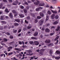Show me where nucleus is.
Listing matches in <instances>:
<instances>
[{"label": "nucleus", "mask_w": 60, "mask_h": 60, "mask_svg": "<svg viewBox=\"0 0 60 60\" xmlns=\"http://www.w3.org/2000/svg\"><path fill=\"white\" fill-rule=\"evenodd\" d=\"M38 34V32H36V33H35L34 34V35L35 36H37Z\"/></svg>", "instance_id": "13"}, {"label": "nucleus", "mask_w": 60, "mask_h": 60, "mask_svg": "<svg viewBox=\"0 0 60 60\" xmlns=\"http://www.w3.org/2000/svg\"><path fill=\"white\" fill-rule=\"evenodd\" d=\"M33 57H31V58L30 59V60H31L32 59H34V58H33Z\"/></svg>", "instance_id": "63"}, {"label": "nucleus", "mask_w": 60, "mask_h": 60, "mask_svg": "<svg viewBox=\"0 0 60 60\" xmlns=\"http://www.w3.org/2000/svg\"><path fill=\"white\" fill-rule=\"evenodd\" d=\"M12 49V47L10 46L8 48V51H10Z\"/></svg>", "instance_id": "3"}, {"label": "nucleus", "mask_w": 60, "mask_h": 60, "mask_svg": "<svg viewBox=\"0 0 60 60\" xmlns=\"http://www.w3.org/2000/svg\"><path fill=\"white\" fill-rule=\"evenodd\" d=\"M15 50L17 51H21V50L20 48H15Z\"/></svg>", "instance_id": "7"}, {"label": "nucleus", "mask_w": 60, "mask_h": 60, "mask_svg": "<svg viewBox=\"0 0 60 60\" xmlns=\"http://www.w3.org/2000/svg\"><path fill=\"white\" fill-rule=\"evenodd\" d=\"M18 25H19V24L18 23H14L15 26H18Z\"/></svg>", "instance_id": "26"}, {"label": "nucleus", "mask_w": 60, "mask_h": 60, "mask_svg": "<svg viewBox=\"0 0 60 60\" xmlns=\"http://www.w3.org/2000/svg\"><path fill=\"white\" fill-rule=\"evenodd\" d=\"M59 16H58V15H57L55 16V18L56 19H58Z\"/></svg>", "instance_id": "23"}, {"label": "nucleus", "mask_w": 60, "mask_h": 60, "mask_svg": "<svg viewBox=\"0 0 60 60\" xmlns=\"http://www.w3.org/2000/svg\"><path fill=\"white\" fill-rule=\"evenodd\" d=\"M12 12L13 13H16V11L14 10H13L12 11Z\"/></svg>", "instance_id": "40"}, {"label": "nucleus", "mask_w": 60, "mask_h": 60, "mask_svg": "<svg viewBox=\"0 0 60 60\" xmlns=\"http://www.w3.org/2000/svg\"><path fill=\"white\" fill-rule=\"evenodd\" d=\"M15 4H18L19 3V1H18V0H16L15 1Z\"/></svg>", "instance_id": "46"}, {"label": "nucleus", "mask_w": 60, "mask_h": 60, "mask_svg": "<svg viewBox=\"0 0 60 60\" xmlns=\"http://www.w3.org/2000/svg\"><path fill=\"white\" fill-rule=\"evenodd\" d=\"M21 29H20V30H18V33H20V32H21Z\"/></svg>", "instance_id": "58"}, {"label": "nucleus", "mask_w": 60, "mask_h": 60, "mask_svg": "<svg viewBox=\"0 0 60 60\" xmlns=\"http://www.w3.org/2000/svg\"><path fill=\"white\" fill-rule=\"evenodd\" d=\"M45 4H44V3H43L42 4H39V6H43Z\"/></svg>", "instance_id": "22"}, {"label": "nucleus", "mask_w": 60, "mask_h": 60, "mask_svg": "<svg viewBox=\"0 0 60 60\" xmlns=\"http://www.w3.org/2000/svg\"><path fill=\"white\" fill-rule=\"evenodd\" d=\"M55 58L56 59H59L60 58V56L56 57Z\"/></svg>", "instance_id": "24"}, {"label": "nucleus", "mask_w": 60, "mask_h": 60, "mask_svg": "<svg viewBox=\"0 0 60 60\" xmlns=\"http://www.w3.org/2000/svg\"><path fill=\"white\" fill-rule=\"evenodd\" d=\"M20 8L22 9H24V6H21Z\"/></svg>", "instance_id": "41"}, {"label": "nucleus", "mask_w": 60, "mask_h": 60, "mask_svg": "<svg viewBox=\"0 0 60 60\" xmlns=\"http://www.w3.org/2000/svg\"><path fill=\"white\" fill-rule=\"evenodd\" d=\"M21 33H20L18 35V36L19 37L20 36H21Z\"/></svg>", "instance_id": "61"}, {"label": "nucleus", "mask_w": 60, "mask_h": 60, "mask_svg": "<svg viewBox=\"0 0 60 60\" xmlns=\"http://www.w3.org/2000/svg\"><path fill=\"white\" fill-rule=\"evenodd\" d=\"M9 44H10L11 45H13V42H12L10 43Z\"/></svg>", "instance_id": "38"}, {"label": "nucleus", "mask_w": 60, "mask_h": 60, "mask_svg": "<svg viewBox=\"0 0 60 60\" xmlns=\"http://www.w3.org/2000/svg\"><path fill=\"white\" fill-rule=\"evenodd\" d=\"M40 54H41V55H42L43 54V52H40Z\"/></svg>", "instance_id": "55"}, {"label": "nucleus", "mask_w": 60, "mask_h": 60, "mask_svg": "<svg viewBox=\"0 0 60 60\" xmlns=\"http://www.w3.org/2000/svg\"><path fill=\"white\" fill-rule=\"evenodd\" d=\"M15 21H16V22H18V23L20 22V20H19V19H16L15 20Z\"/></svg>", "instance_id": "20"}, {"label": "nucleus", "mask_w": 60, "mask_h": 60, "mask_svg": "<svg viewBox=\"0 0 60 60\" xmlns=\"http://www.w3.org/2000/svg\"><path fill=\"white\" fill-rule=\"evenodd\" d=\"M1 44L2 45H5V44L4 43H3V42H1Z\"/></svg>", "instance_id": "51"}, {"label": "nucleus", "mask_w": 60, "mask_h": 60, "mask_svg": "<svg viewBox=\"0 0 60 60\" xmlns=\"http://www.w3.org/2000/svg\"><path fill=\"white\" fill-rule=\"evenodd\" d=\"M39 10H40L38 8L36 9V11H39Z\"/></svg>", "instance_id": "50"}, {"label": "nucleus", "mask_w": 60, "mask_h": 60, "mask_svg": "<svg viewBox=\"0 0 60 60\" xmlns=\"http://www.w3.org/2000/svg\"><path fill=\"white\" fill-rule=\"evenodd\" d=\"M52 50L50 49V51H49V53L51 55L52 54Z\"/></svg>", "instance_id": "30"}, {"label": "nucleus", "mask_w": 60, "mask_h": 60, "mask_svg": "<svg viewBox=\"0 0 60 60\" xmlns=\"http://www.w3.org/2000/svg\"><path fill=\"white\" fill-rule=\"evenodd\" d=\"M26 56H30V53H27L26 54Z\"/></svg>", "instance_id": "57"}, {"label": "nucleus", "mask_w": 60, "mask_h": 60, "mask_svg": "<svg viewBox=\"0 0 60 60\" xmlns=\"http://www.w3.org/2000/svg\"><path fill=\"white\" fill-rule=\"evenodd\" d=\"M6 34L8 35H10V33H9L8 32H7V33H6Z\"/></svg>", "instance_id": "44"}, {"label": "nucleus", "mask_w": 60, "mask_h": 60, "mask_svg": "<svg viewBox=\"0 0 60 60\" xmlns=\"http://www.w3.org/2000/svg\"><path fill=\"white\" fill-rule=\"evenodd\" d=\"M3 6V5L2 4H0V9H1L2 8V7Z\"/></svg>", "instance_id": "48"}, {"label": "nucleus", "mask_w": 60, "mask_h": 60, "mask_svg": "<svg viewBox=\"0 0 60 60\" xmlns=\"http://www.w3.org/2000/svg\"><path fill=\"white\" fill-rule=\"evenodd\" d=\"M4 41H6V42L7 41V39H6L5 38H4L3 39Z\"/></svg>", "instance_id": "31"}, {"label": "nucleus", "mask_w": 60, "mask_h": 60, "mask_svg": "<svg viewBox=\"0 0 60 60\" xmlns=\"http://www.w3.org/2000/svg\"><path fill=\"white\" fill-rule=\"evenodd\" d=\"M55 27L54 26H52L51 27V29H55Z\"/></svg>", "instance_id": "33"}, {"label": "nucleus", "mask_w": 60, "mask_h": 60, "mask_svg": "<svg viewBox=\"0 0 60 60\" xmlns=\"http://www.w3.org/2000/svg\"><path fill=\"white\" fill-rule=\"evenodd\" d=\"M30 15L33 17H35V15L34 13H31Z\"/></svg>", "instance_id": "21"}, {"label": "nucleus", "mask_w": 60, "mask_h": 60, "mask_svg": "<svg viewBox=\"0 0 60 60\" xmlns=\"http://www.w3.org/2000/svg\"><path fill=\"white\" fill-rule=\"evenodd\" d=\"M25 23H26V24H28V22L26 20H25Z\"/></svg>", "instance_id": "39"}, {"label": "nucleus", "mask_w": 60, "mask_h": 60, "mask_svg": "<svg viewBox=\"0 0 60 60\" xmlns=\"http://www.w3.org/2000/svg\"><path fill=\"white\" fill-rule=\"evenodd\" d=\"M9 16L11 18H12V14L11 13H10Z\"/></svg>", "instance_id": "28"}, {"label": "nucleus", "mask_w": 60, "mask_h": 60, "mask_svg": "<svg viewBox=\"0 0 60 60\" xmlns=\"http://www.w3.org/2000/svg\"><path fill=\"white\" fill-rule=\"evenodd\" d=\"M58 22L57 21L54 22L53 23V25H57Z\"/></svg>", "instance_id": "16"}, {"label": "nucleus", "mask_w": 60, "mask_h": 60, "mask_svg": "<svg viewBox=\"0 0 60 60\" xmlns=\"http://www.w3.org/2000/svg\"><path fill=\"white\" fill-rule=\"evenodd\" d=\"M34 22L35 23H37L38 22V20H37V19H36L35 20Z\"/></svg>", "instance_id": "42"}, {"label": "nucleus", "mask_w": 60, "mask_h": 60, "mask_svg": "<svg viewBox=\"0 0 60 60\" xmlns=\"http://www.w3.org/2000/svg\"><path fill=\"white\" fill-rule=\"evenodd\" d=\"M45 32H50V30L48 29V28H46V29L45 30Z\"/></svg>", "instance_id": "9"}, {"label": "nucleus", "mask_w": 60, "mask_h": 60, "mask_svg": "<svg viewBox=\"0 0 60 60\" xmlns=\"http://www.w3.org/2000/svg\"><path fill=\"white\" fill-rule=\"evenodd\" d=\"M22 45H24V42L22 41Z\"/></svg>", "instance_id": "64"}, {"label": "nucleus", "mask_w": 60, "mask_h": 60, "mask_svg": "<svg viewBox=\"0 0 60 60\" xmlns=\"http://www.w3.org/2000/svg\"><path fill=\"white\" fill-rule=\"evenodd\" d=\"M31 39L32 40H37L38 38H35V37H32L31 38Z\"/></svg>", "instance_id": "17"}, {"label": "nucleus", "mask_w": 60, "mask_h": 60, "mask_svg": "<svg viewBox=\"0 0 60 60\" xmlns=\"http://www.w3.org/2000/svg\"><path fill=\"white\" fill-rule=\"evenodd\" d=\"M21 23L22 24L23 23V20L22 19H21Z\"/></svg>", "instance_id": "43"}, {"label": "nucleus", "mask_w": 60, "mask_h": 60, "mask_svg": "<svg viewBox=\"0 0 60 60\" xmlns=\"http://www.w3.org/2000/svg\"><path fill=\"white\" fill-rule=\"evenodd\" d=\"M59 36H57L55 38V39L54 40L56 41L57 40H58V39H59Z\"/></svg>", "instance_id": "15"}, {"label": "nucleus", "mask_w": 60, "mask_h": 60, "mask_svg": "<svg viewBox=\"0 0 60 60\" xmlns=\"http://www.w3.org/2000/svg\"><path fill=\"white\" fill-rule=\"evenodd\" d=\"M23 11L24 13H26V12H27V10L26 8L24 9Z\"/></svg>", "instance_id": "14"}, {"label": "nucleus", "mask_w": 60, "mask_h": 60, "mask_svg": "<svg viewBox=\"0 0 60 60\" xmlns=\"http://www.w3.org/2000/svg\"><path fill=\"white\" fill-rule=\"evenodd\" d=\"M27 19H30V17L29 16H28L27 17Z\"/></svg>", "instance_id": "47"}, {"label": "nucleus", "mask_w": 60, "mask_h": 60, "mask_svg": "<svg viewBox=\"0 0 60 60\" xmlns=\"http://www.w3.org/2000/svg\"><path fill=\"white\" fill-rule=\"evenodd\" d=\"M18 42L19 43L20 45H22V42L20 41H19Z\"/></svg>", "instance_id": "35"}, {"label": "nucleus", "mask_w": 60, "mask_h": 60, "mask_svg": "<svg viewBox=\"0 0 60 60\" xmlns=\"http://www.w3.org/2000/svg\"><path fill=\"white\" fill-rule=\"evenodd\" d=\"M37 19H40L41 18V17H40V16H38L37 17Z\"/></svg>", "instance_id": "29"}, {"label": "nucleus", "mask_w": 60, "mask_h": 60, "mask_svg": "<svg viewBox=\"0 0 60 60\" xmlns=\"http://www.w3.org/2000/svg\"><path fill=\"white\" fill-rule=\"evenodd\" d=\"M19 16L20 17H21V18H23V17H24V15L22 14H20L19 15Z\"/></svg>", "instance_id": "18"}, {"label": "nucleus", "mask_w": 60, "mask_h": 60, "mask_svg": "<svg viewBox=\"0 0 60 60\" xmlns=\"http://www.w3.org/2000/svg\"><path fill=\"white\" fill-rule=\"evenodd\" d=\"M29 42V43L31 44H33V43H34V42L33 41H30Z\"/></svg>", "instance_id": "32"}, {"label": "nucleus", "mask_w": 60, "mask_h": 60, "mask_svg": "<svg viewBox=\"0 0 60 60\" xmlns=\"http://www.w3.org/2000/svg\"><path fill=\"white\" fill-rule=\"evenodd\" d=\"M4 17L3 16H1V20H3L4 19Z\"/></svg>", "instance_id": "34"}, {"label": "nucleus", "mask_w": 60, "mask_h": 60, "mask_svg": "<svg viewBox=\"0 0 60 60\" xmlns=\"http://www.w3.org/2000/svg\"><path fill=\"white\" fill-rule=\"evenodd\" d=\"M45 43H47V44H49L51 42L50 40L49 39H47L45 40Z\"/></svg>", "instance_id": "1"}, {"label": "nucleus", "mask_w": 60, "mask_h": 60, "mask_svg": "<svg viewBox=\"0 0 60 60\" xmlns=\"http://www.w3.org/2000/svg\"><path fill=\"white\" fill-rule=\"evenodd\" d=\"M10 37L11 39H13V36L11 35H10Z\"/></svg>", "instance_id": "36"}, {"label": "nucleus", "mask_w": 60, "mask_h": 60, "mask_svg": "<svg viewBox=\"0 0 60 60\" xmlns=\"http://www.w3.org/2000/svg\"><path fill=\"white\" fill-rule=\"evenodd\" d=\"M48 13L49 15H50L51 14V12H50V11H48Z\"/></svg>", "instance_id": "37"}, {"label": "nucleus", "mask_w": 60, "mask_h": 60, "mask_svg": "<svg viewBox=\"0 0 60 60\" xmlns=\"http://www.w3.org/2000/svg\"><path fill=\"white\" fill-rule=\"evenodd\" d=\"M34 42L35 45H38L39 44V43L38 41H34Z\"/></svg>", "instance_id": "5"}, {"label": "nucleus", "mask_w": 60, "mask_h": 60, "mask_svg": "<svg viewBox=\"0 0 60 60\" xmlns=\"http://www.w3.org/2000/svg\"><path fill=\"white\" fill-rule=\"evenodd\" d=\"M17 31L16 30H15L13 32L14 33H16L17 32Z\"/></svg>", "instance_id": "56"}, {"label": "nucleus", "mask_w": 60, "mask_h": 60, "mask_svg": "<svg viewBox=\"0 0 60 60\" xmlns=\"http://www.w3.org/2000/svg\"><path fill=\"white\" fill-rule=\"evenodd\" d=\"M27 2L28 3H29V4L31 3H32V2H31L29 0H28L27 1Z\"/></svg>", "instance_id": "52"}, {"label": "nucleus", "mask_w": 60, "mask_h": 60, "mask_svg": "<svg viewBox=\"0 0 60 60\" xmlns=\"http://www.w3.org/2000/svg\"><path fill=\"white\" fill-rule=\"evenodd\" d=\"M26 27H24L23 29V30L24 31H25V30H26Z\"/></svg>", "instance_id": "49"}, {"label": "nucleus", "mask_w": 60, "mask_h": 60, "mask_svg": "<svg viewBox=\"0 0 60 60\" xmlns=\"http://www.w3.org/2000/svg\"><path fill=\"white\" fill-rule=\"evenodd\" d=\"M40 1H37L36 2H35L34 3V4L36 5H38Z\"/></svg>", "instance_id": "4"}, {"label": "nucleus", "mask_w": 60, "mask_h": 60, "mask_svg": "<svg viewBox=\"0 0 60 60\" xmlns=\"http://www.w3.org/2000/svg\"><path fill=\"white\" fill-rule=\"evenodd\" d=\"M31 28H32V26L31 25H29L27 27V29H31Z\"/></svg>", "instance_id": "12"}, {"label": "nucleus", "mask_w": 60, "mask_h": 60, "mask_svg": "<svg viewBox=\"0 0 60 60\" xmlns=\"http://www.w3.org/2000/svg\"><path fill=\"white\" fill-rule=\"evenodd\" d=\"M3 1L4 3H6L7 2V1L6 0H3Z\"/></svg>", "instance_id": "45"}, {"label": "nucleus", "mask_w": 60, "mask_h": 60, "mask_svg": "<svg viewBox=\"0 0 60 60\" xmlns=\"http://www.w3.org/2000/svg\"><path fill=\"white\" fill-rule=\"evenodd\" d=\"M35 30V29H34V28H32L30 30V31H31V32H32V31H33V32H34V30Z\"/></svg>", "instance_id": "25"}, {"label": "nucleus", "mask_w": 60, "mask_h": 60, "mask_svg": "<svg viewBox=\"0 0 60 60\" xmlns=\"http://www.w3.org/2000/svg\"><path fill=\"white\" fill-rule=\"evenodd\" d=\"M17 14H15V13L14 15V16H15V17L17 16Z\"/></svg>", "instance_id": "59"}, {"label": "nucleus", "mask_w": 60, "mask_h": 60, "mask_svg": "<svg viewBox=\"0 0 60 60\" xmlns=\"http://www.w3.org/2000/svg\"><path fill=\"white\" fill-rule=\"evenodd\" d=\"M51 11L53 13H54V14H56V13H57V11H54L53 10H51Z\"/></svg>", "instance_id": "10"}, {"label": "nucleus", "mask_w": 60, "mask_h": 60, "mask_svg": "<svg viewBox=\"0 0 60 60\" xmlns=\"http://www.w3.org/2000/svg\"><path fill=\"white\" fill-rule=\"evenodd\" d=\"M43 22H44V21L43 20H41L39 22V23L40 24V26H41L43 24Z\"/></svg>", "instance_id": "2"}, {"label": "nucleus", "mask_w": 60, "mask_h": 60, "mask_svg": "<svg viewBox=\"0 0 60 60\" xmlns=\"http://www.w3.org/2000/svg\"><path fill=\"white\" fill-rule=\"evenodd\" d=\"M41 17H44V14L40 12L39 13Z\"/></svg>", "instance_id": "6"}, {"label": "nucleus", "mask_w": 60, "mask_h": 60, "mask_svg": "<svg viewBox=\"0 0 60 60\" xmlns=\"http://www.w3.org/2000/svg\"><path fill=\"white\" fill-rule=\"evenodd\" d=\"M13 59H14L15 60H17V59H16L15 57H14L13 58Z\"/></svg>", "instance_id": "62"}, {"label": "nucleus", "mask_w": 60, "mask_h": 60, "mask_svg": "<svg viewBox=\"0 0 60 60\" xmlns=\"http://www.w3.org/2000/svg\"><path fill=\"white\" fill-rule=\"evenodd\" d=\"M56 53L58 55L60 54V51H56Z\"/></svg>", "instance_id": "19"}, {"label": "nucleus", "mask_w": 60, "mask_h": 60, "mask_svg": "<svg viewBox=\"0 0 60 60\" xmlns=\"http://www.w3.org/2000/svg\"><path fill=\"white\" fill-rule=\"evenodd\" d=\"M25 4H26V5H28V4L27 3V2H25Z\"/></svg>", "instance_id": "53"}, {"label": "nucleus", "mask_w": 60, "mask_h": 60, "mask_svg": "<svg viewBox=\"0 0 60 60\" xmlns=\"http://www.w3.org/2000/svg\"><path fill=\"white\" fill-rule=\"evenodd\" d=\"M5 11H6V12L8 13L9 12V11H8V9H7V8H6L5 9Z\"/></svg>", "instance_id": "27"}, {"label": "nucleus", "mask_w": 60, "mask_h": 60, "mask_svg": "<svg viewBox=\"0 0 60 60\" xmlns=\"http://www.w3.org/2000/svg\"><path fill=\"white\" fill-rule=\"evenodd\" d=\"M55 14H53L51 16L52 19H54L55 18Z\"/></svg>", "instance_id": "8"}, {"label": "nucleus", "mask_w": 60, "mask_h": 60, "mask_svg": "<svg viewBox=\"0 0 60 60\" xmlns=\"http://www.w3.org/2000/svg\"><path fill=\"white\" fill-rule=\"evenodd\" d=\"M46 21H47V20H49V18L47 17H46Z\"/></svg>", "instance_id": "60"}, {"label": "nucleus", "mask_w": 60, "mask_h": 60, "mask_svg": "<svg viewBox=\"0 0 60 60\" xmlns=\"http://www.w3.org/2000/svg\"><path fill=\"white\" fill-rule=\"evenodd\" d=\"M60 26H58L57 27V29H56V31H59V30L60 29Z\"/></svg>", "instance_id": "11"}, {"label": "nucleus", "mask_w": 60, "mask_h": 60, "mask_svg": "<svg viewBox=\"0 0 60 60\" xmlns=\"http://www.w3.org/2000/svg\"><path fill=\"white\" fill-rule=\"evenodd\" d=\"M50 26V24H47L46 25L47 26Z\"/></svg>", "instance_id": "54"}]
</instances>
